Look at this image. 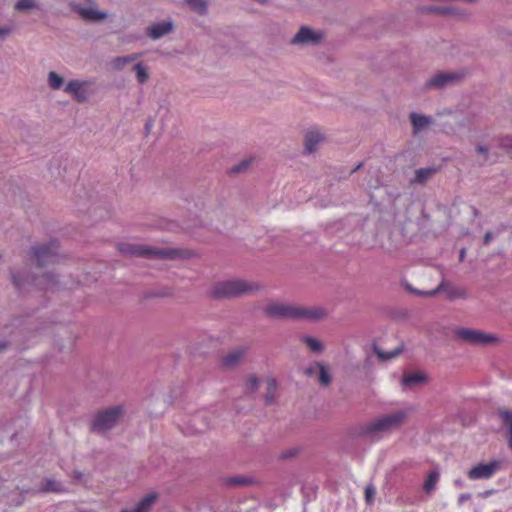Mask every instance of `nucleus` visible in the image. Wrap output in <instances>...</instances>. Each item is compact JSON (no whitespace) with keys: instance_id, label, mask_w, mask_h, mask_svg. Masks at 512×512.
<instances>
[{"instance_id":"1","label":"nucleus","mask_w":512,"mask_h":512,"mask_svg":"<svg viewBox=\"0 0 512 512\" xmlns=\"http://www.w3.org/2000/svg\"><path fill=\"white\" fill-rule=\"evenodd\" d=\"M266 316L281 320H308L317 321L325 317V310L321 307L295 306L282 302H271L264 308Z\"/></svg>"},{"instance_id":"2","label":"nucleus","mask_w":512,"mask_h":512,"mask_svg":"<svg viewBox=\"0 0 512 512\" xmlns=\"http://www.w3.org/2000/svg\"><path fill=\"white\" fill-rule=\"evenodd\" d=\"M119 250L127 256L151 259H176L188 257V252L177 248H154L142 244L122 243Z\"/></svg>"},{"instance_id":"3","label":"nucleus","mask_w":512,"mask_h":512,"mask_svg":"<svg viewBox=\"0 0 512 512\" xmlns=\"http://www.w3.org/2000/svg\"><path fill=\"white\" fill-rule=\"evenodd\" d=\"M257 290H259V285L255 282H248L242 279H230L217 282L211 289L210 295L215 299L233 298Z\"/></svg>"},{"instance_id":"4","label":"nucleus","mask_w":512,"mask_h":512,"mask_svg":"<svg viewBox=\"0 0 512 512\" xmlns=\"http://www.w3.org/2000/svg\"><path fill=\"white\" fill-rule=\"evenodd\" d=\"M406 417L407 413L404 410H398L393 413L383 415L366 424L363 428V433L367 436L374 437L378 433L401 426Z\"/></svg>"},{"instance_id":"5","label":"nucleus","mask_w":512,"mask_h":512,"mask_svg":"<svg viewBox=\"0 0 512 512\" xmlns=\"http://www.w3.org/2000/svg\"><path fill=\"white\" fill-rule=\"evenodd\" d=\"M123 413L122 406H113L98 412L92 421L91 430L95 432L110 430L118 423Z\"/></svg>"},{"instance_id":"6","label":"nucleus","mask_w":512,"mask_h":512,"mask_svg":"<svg viewBox=\"0 0 512 512\" xmlns=\"http://www.w3.org/2000/svg\"><path fill=\"white\" fill-rule=\"evenodd\" d=\"M59 243L51 240L46 244L36 245L31 249V256L36 260L39 267L54 263L58 258Z\"/></svg>"},{"instance_id":"7","label":"nucleus","mask_w":512,"mask_h":512,"mask_svg":"<svg viewBox=\"0 0 512 512\" xmlns=\"http://www.w3.org/2000/svg\"><path fill=\"white\" fill-rule=\"evenodd\" d=\"M93 82L90 80L72 79L64 87V92L70 94L77 103H84L93 93L91 87Z\"/></svg>"},{"instance_id":"8","label":"nucleus","mask_w":512,"mask_h":512,"mask_svg":"<svg viewBox=\"0 0 512 512\" xmlns=\"http://www.w3.org/2000/svg\"><path fill=\"white\" fill-rule=\"evenodd\" d=\"M455 333L459 339L473 345L488 344L496 340V337L492 334L469 328H459Z\"/></svg>"},{"instance_id":"9","label":"nucleus","mask_w":512,"mask_h":512,"mask_svg":"<svg viewBox=\"0 0 512 512\" xmlns=\"http://www.w3.org/2000/svg\"><path fill=\"white\" fill-rule=\"evenodd\" d=\"M499 468V461H492L489 463L481 462L473 466L468 471L467 476L470 480L490 479L499 470Z\"/></svg>"},{"instance_id":"10","label":"nucleus","mask_w":512,"mask_h":512,"mask_svg":"<svg viewBox=\"0 0 512 512\" xmlns=\"http://www.w3.org/2000/svg\"><path fill=\"white\" fill-rule=\"evenodd\" d=\"M460 79V75L452 72H439L432 76L426 83L427 88L441 89L446 87L448 84L453 83Z\"/></svg>"},{"instance_id":"11","label":"nucleus","mask_w":512,"mask_h":512,"mask_svg":"<svg viewBox=\"0 0 512 512\" xmlns=\"http://www.w3.org/2000/svg\"><path fill=\"white\" fill-rule=\"evenodd\" d=\"M322 37V33L315 32L309 27L303 26L296 33L291 42L293 44H317Z\"/></svg>"},{"instance_id":"12","label":"nucleus","mask_w":512,"mask_h":512,"mask_svg":"<svg viewBox=\"0 0 512 512\" xmlns=\"http://www.w3.org/2000/svg\"><path fill=\"white\" fill-rule=\"evenodd\" d=\"M173 31V23L170 20H164L161 22H156L151 24L147 29L145 34L147 37L153 40L160 39L165 35L171 33Z\"/></svg>"},{"instance_id":"13","label":"nucleus","mask_w":512,"mask_h":512,"mask_svg":"<svg viewBox=\"0 0 512 512\" xmlns=\"http://www.w3.org/2000/svg\"><path fill=\"white\" fill-rule=\"evenodd\" d=\"M71 8L86 21L98 22L107 18V13L101 12L95 8H85L80 4H72Z\"/></svg>"},{"instance_id":"14","label":"nucleus","mask_w":512,"mask_h":512,"mask_svg":"<svg viewBox=\"0 0 512 512\" xmlns=\"http://www.w3.org/2000/svg\"><path fill=\"white\" fill-rule=\"evenodd\" d=\"M440 285H443L442 292L445 293L448 300L466 299L468 297L464 287L454 285L444 279L440 282Z\"/></svg>"},{"instance_id":"15","label":"nucleus","mask_w":512,"mask_h":512,"mask_svg":"<svg viewBox=\"0 0 512 512\" xmlns=\"http://www.w3.org/2000/svg\"><path fill=\"white\" fill-rule=\"evenodd\" d=\"M246 352L247 347H239L230 351L229 353L222 357L221 365L228 369L234 368L243 359Z\"/></svg>"},{"instance_id":"16","label":"nucleus","mask_w":512,"mask_h":512,"mask_svg":"<svg viewBox=\"0 0 512 512\" xmlns=\"http://www.w3.org/2000/svg\"><path fill=\"white\" fill-rule=\"evenodd\" d=\"M324 140L323 135L318 130H310L305 134L304 147L307 153H313L318 145Z\"/></svg>"},{"instance_id":"17","label":"nucleus","mask_w":512,"mask_h":512,"mask_svg":"<svg viewBox=\"0 0 512 512\" xmlns=\"http://www.w3.org/2000/svg\"><path fill=\"white\" fill-rule=\"evenodd\" d=\"M31 281L41 290H51L56 287L58 283L56 276L51 273L44 274L37 278L32 277Z\"/></svg>"},{"instance_id":"18","label":"nucleus","mask_w":512,"mask_h":512,"mask_svg":"<svg viewBox=\"0 0 512 512\" xmlns=\"http://www.w3.org/2000/svg\"><path fill=\"white\" fill-rule=\"evenodd\" d=\"M410 120L413 127V132L418 133L432 123V118L430 116L418 114L416 112H412L410 114Z\"/></svg>"},{"instance_id":"19","label":"nucleus","mask_w":512,"mask_h":512,"mask_svg":"<svg viewBox=\"0 0 512 512\" xmlns=\"http://www.w3.org/2000/svg\"><path fill=\"white\" fill-rule=\"evenodd\" d=\"M436 167H425L419 168L415 170V176L411 180V183L414 184H424L428 179H430L436 172Z\"/></svg>"},{"instance_id":"20","label":"nucleus","mask_w":512,"mask_h":512,"mask_svg":"<svg viewBox=\"0 0 512 512\" xmlns=\"http://www.w3.org/2000/svg\"><path fill=\"white\" fill-rule=\"evenodd\" d=\"M427 380V376L422 372L408 373L402 377L401 384L404 387L419 385Z\"/></svg>"},{"instance_id":"21","label":"nucleus","mask_w":512,"mask_h":512,"mask_svg":"<svg viewBox=\"0 0 512 512\" xmlns=\"http://www.w3.org/2000/svg\"><path fill=\"white\" fill-rule=\"evenodd\" d=\"M498 414L504 427L507 429V442L509 448L512 450V411L499 410Z\"/></svg>"},{"instance_id":"22","label":"nucleus","mask_w":512,"mask_h":512,"mask_svg":"<svg viewBox=\"0 0 512 512\" xmlns=\"http://www.w3.org/2000/svg\"><path fill=\"white\" fill-rule=\"evenodd\" d=\"M156 500L157 494L155 492L148 493L137 503L134 509L136 512H149Z\"/></svg>"},{"instance_id":"23","label":"nucleus","mask_w":512,"mask_h":512,"mask_svg":"<svg viewBox=\"0 0 512 512\" xmlns=\"http://www.w3.org/2000/svg\"><path fill=\"white\" fill-rule=\"evenodd\" d=\"M47 85L52 90H64V78L55 71H50L47 75Z\"/></svg>"},{"instance_id":"24","label":"nucleus","mask_w":512,"mask_h":512,"mask_svg":"<svg viewBox=\"0 0 512 512\" xmlns=\"http://www.w3.org/2000/svg\"><path fill=\"white\" fill-rule=\"evenodd\" d=\"M300 340L303 343H305L308 346V348L314 353H321L324 350V345L322 341L315 337L309 335H302L300 337Z\"/></svg>"},{"instance_id":"25","label":"nucleus","mask_w":512,"mask_h":512,"mask_svg":"<svg viewBox=\"0 0 512 512\" xmlns=\"http://www.w3.org/2000/svg\"><path fill=\"white\" fill-rule=\"evenodd\" d=\"M439 478L440 474L437 471H431L424 482L423 490L427 493L435 490Z\"/></svg>"},{"instance_id":"26","label":"nucleus","mask_w":512,"mask_h":512,"mask_svg":"<svg viewBox=\"0 0 512 512\" xmlns=\"http://www.w3.org/2000/svg\"><path fill=\"white\" fill-rule=\"evenodd\" d=\"M186 3L192 11L199 15H205L208 11L207 2L205 0H186Z\"/></svg>"},{"instance_id":"27","label":"nucleus","mask_w":512,"mask_h":512,"mask_svg":"<svg viewBox=\"0 0 512 512\" xmlns=\"http://www.w3.org/2000/svg\"><path fill=\"white\" fill-rule=\"evenodd\" d=\"M138 57H139V54H137V53H134L131 55H126V56L116 57L112 61V66L114 69L121 70L126 64L133 62Z\"/></svg>"},{"instance_id":"28","label":"nucleus","mask_w":512,"mask_h":512,"mask_svg":"<svg viewBox=\"0 0 512 512\" xmlns=\"http://www.w3.org/2000/svg\"><path fill=\"white\" fill-rule=\"evenodd\" d=\"M277 391V381L274 378L267 380V392L265 394V403L270 405L274 402Z\"/></svg>"},{"instance_id":"29","label":"nucleus","mask_w":512,"mask_h":512,"mask_svg":"<svg viewBox=\"0 0 512 512\" xmlns=\"http://www.w3.org/2000/svg\"><path fill=\"white\" fill-rule=\"evenodd\" d=\"M133 70L135 71L137 81L140 84H144L148 81V79H149L148 69L143 63H141V62L136 63L133 67Z\"/></svg>"},{"instance_id":"30","label":"nucleus","mask_w":512,"mask_h":512,"mask_svg":"<svg viewBox=\"0 0 512 512\" xmlns=\"http://www.w3.org/2000/svg\"><path fill=\"white\" fill-rule=\"evenodd\" d=\"M315 367H318L319 370V382L324 386H328L331 383V376L327 366L322 362H315Z\"/></svg>"},{"instance_id":"31","label":"nucleus","mask_w":512,"mask_h":512,"mask_svg":"<svg viewBox=\"0 0 512 512\" xmlns=\"http://www.w3.org/2000/svg\"><path fill=\"white\" fill-rule=\"evenodd\" d=\"M374 351L376 353V355L381 359V360H390L392 358H395L396 356H398L401 352H402V348H395L394 350L390 351V352H384L382 351L376 344H374Z\"/></svg>"},{"instance_id":"32","label":"nucleus","mask_w":512,"mask_h":512,"mask_svg":"<svg viewBox=\"0 0 512 512\" xmlns=\"http://www.w3.org/2000/svg\"><path fill=\"white\" fill-rule=\"evenodd\" d=\"M260 385V381L256 375H249L245 384L246 393H254Z\"/></svg>"},{"instance_id":"33","label":"nucleus","mask_w":512,"mask_h":512,"mask_svg":"<svg viewBox=\"0 0 512 512\" xmlns=\"http://www.w3.org/2000/svg\"><path fill=\"white\" fill-rule=\"evenodd\" d=\"M37 8V4L34 0H18L15 4L17 11H27Z\"/></svg>"},{"instance_id":"34","label":"nucleus","mask_w":512,"mask_h":512,"mask_svg":"<svg viewBox=\"0 0 512 512\" xmlns=\"http://www.w3.org/2000/svg\"><path fill=\"white\" fill-rule=\"evenodd\" d=\"M11 278H12V282L13 284L15 285V287L18 289V290H22L25 288V285L26 283H28L30 277H26L25 279L22 278L21 275L19 274H16L14 273L13 271H11Z\"/></svg>"},{"instance_id":"35","label":"nucleus","mask_w":512,"mask_h":512,"mask_svg":"<svg viewBox=\"0 0 512 512\" xmlns=\"http://www.w3.org/2000/svg\"><path fill=\"white\" fill-rule=\"evenodd\" d=\"M228 483L235 486H246L252 483V479L244 476H235L229 478Z\"/></svg>"},{"instance_id":"36","label":"nucleus","mask_w":512,"mask_h":512,"mask_svg":"<svg viewBox=\"0 0 512 512\" xmlns=\"http://www.w3.org/2000/svg\"><path fill=\"white\" fill-rule=\"evenodd\" d=\"M173 292L170 288H163L147 294V297H169L172 296Z\"/></svg>"},{"instance_id":"37","label":"nucleus","mask_w":512,"mask_h":512,"mask_svg":"<svg viewBox=\"0 0 512 512\" xmlns=\"http://www.w3.org/2000/svg\"><path fill=\"white\" fill-rule=\"evenodd\" d=\"M250 164H251V160H243L239 164L233 166L230 171H231V173L244 172L250 166Z\"/></svg>"},{"instance_id":"38","label":"nucleus","mask_w":512,"mask_h":512,"mask_svg":"<svg viewBox=\"0 0 512 512\" xmlns=\"http://www.w3.org/2000/svg\"><path fill=\"white\" fill-rule=\"evenodd\" d=\"M443 285H438L435 289L429 291H416L418 295H422L425 297H434L435 295L442 292Z\"/></svg>"},{"instance_id":"39","label":"nucleus","mask_w":512,"mask_h":512,"mask_svg":"<svg viewBox=\"0 0 512 512\" xmlns=\"http://www.w3.org/2000/svg\"><path fill=\"white\" fill-rule=\"evenodd\" d=\"M57 483L53 480H46L45 483L42 486V490L44 492H54L58 491Z\"/></svg>"},{"instance_id":"40","label":"nucleus","mask_w":512,"mask_h":512,"mask_svg":"<svg viewBox=\"0 0 512 512\" xmlns=\"http://www.w3.org/2000/svg\"><path fill=\"white\" fill-rule=\"evenodd\" d=\"M499 146L503 149H512V136H504L499 140Z\"/></svg>"},{"instance_id":"41","label":"nucleus","mask_w":512,"mask_h":512,"mask_svg":"<svg viewBox=\"0 0 512 512\" xmlns=\"http://www.w3.org/2000/svg\"><path fill=\"white\" fill-rule=\"evenodd\" d=\"M12 33V27L0 26V41H4Z\"/></svg>"},{"instance_id":"42","label":"nucleus","mask_w":512,"mask_h":512,"mask_svg":"<svg viewBox=\"0 0 512 512\" xmlns=\"http://www.w3.org/2000/svg\"><path fill=\"white\" fill-rule=\"evenodd\" d=\"M375 489L372 486H367L365 489V498L368 503H371L373 501V498L375 496Z\"/></svg>"},{"instance_id":"43","label":"nucleus","mask_w":512,"mask_h":512,"mask_svg":"<svg viewBox=\"0 0 512 512\" xmlns=\"http://www.w3.org/2000/svg\"><path fill=\"white\" fill-rule=\"evenodd\" d=\"M429 11L438 12V13H441V14H452L453 13V10L451 8L431 7V8H429Z\"/></svg>"},{"instance_id":"44","label":"nucleus","mask_w":512,"mask_h":512,"mask_svg":"<svg viewBox=\"0 0 512 512\" xmlns=\"http://www.w3.org/2000/svg\"><path fill=\"white\" fill-rule=\"evenodd\" d=\"M316 370H318V367H315V362L307 367L304 371V373L307 375V376H313L315 373H316Z\"/></svg>"},{"instance_id":"45","label":"nucleus","mask_w":512,"mask_h":512,"mask_svg":"<svg viewBox=\"0 0 512 512\" xmlns=\"http://www.w3.org/2000/svg\"><path fill=\"white\" fill-rule=\"evenodd\" d=\"M476 151L480 154H483L485 156V159H487V156H488V148L484 145H477L476 147Z\"/></svg>"},{"instance_id":"46","label":"nucleus","mask_w":512,"mask_h":512,"mask_svg":"<svg viewBox=\"0 0 512 512\" xmlns=\"http://www.w3.org/2000/svg\"><path fill=\"white\" fill-rule=\"evenodd\" d=\"M470 499H471V494H469V493H462V494H460V496L458 498V503L461 505V504L465 503L466 501H468Z\"/></svg>"},{"instance_id":"47","label":"nucleus","mask_w":512,"mask_h":512,"mask_svg":"<svg viewBox=\"0 0 512 512\" xmlns=\"http://www.w3.org/2000/svg\"><path fill=\"white\" fill-rule=\"evenodd\" d=\"M493 239V233L491 231H487L484 235L483 243L484 245H488Z\"/></svg>"},{"instance_id":"48","label":"nucleus","mask_w":512,"mask_h":512,"mask_svg":"<svg viewBox=\"0 0 512 512\" xmlns=\"http://www.w3.org/2000/svg\"><path fill=\"white\" fill-rule=\"evenodd\" d=\"M465 255H466V249H465V248H462V249L460 250V254H459V259H460V261H463V260H464Z\"/></svg>"},{"instance_id":"49","label":"nucleus","mask_w":512,"mask_h":512,"mask_svg":"<svg viewBox=\"0 0 512 512\" xmlns=\"http://www.w3.org/2000/svg\"><path fill=\"white\" fill-rule=\"evenodd\" d=\"M151 127H152V121H148V122L145 124V129H146V131H147V132H149V131H150V129H151Z\"/></svg>"},{"instance_id":"50","label":"nucleus","mask_w":512,"mask_h":512,"mask_svg":"<svg viewBox=\"0 0 512 512\" xmlns=\"http://www.w3.org/2000/svg\"><path fill=\"white\" fill-rule=\"evenodd\" d=\"M8 343L7 342H0V352L2 350H4L6 347H7Z\"/></svg>"},{"instance_id":"51","label":"nucleus","mask_w":512,"mask_h":512,"mask_svg":"<svg viewBox=\"0 0 512 512\" xmlns=\"http://www.w3.org/2000/svg\"><path fill=\"white\" fill-rule=\"evenodd\" d=\"M361 166H362V163L357 164L356 167L354 169H352L351 173H354L355 171L360 169Z\"/></svg>"},{"instance_id":"52","label":"nucleus","mask_w":512,"mask_h":512,"mask_svg":"<svg viewBox=\"0 0 512 512\" xmlns=\"http://www.w3.org/2000/svg\"><path fill=\"white\" fill-rule=\"evenodd\" d=\"M455 484H456V485L461 486V485H462V482H461V480H456V481H455Z\"/></svg>"},{"instance_id":"53","label":"nucleus","mask_w":512,"mask_h":512,"mask_svg":"<svg viewBox=\"0 0 512 512\" xmlns=\"http://www.w3.org/2000/svg\"><path fill=\"white\" fill-rule=\"evenodd\" d=\"M122 512H136L135 509H132V510H123Z\"/></svg>"},{"instance_id":"54","label":"nucleus","mask_w":512,"mask_h":512,"mask_svg":"<svg viewBox=\"0 0 512 512\" xmlns=\"http://www.w3.org/2000/svg\"><path fill=\"white\" fill-rule=\"evenodd\" d=\"M468 3H475L477 0H465Z\"/></svg>"},{"instance_id":"55","label":"nucleus","mask_w":512,"mask_h":512,"mask_svg":"<svg viewBox=\"0 0 512 512\" xmlns=\"http://www.w3.org/2000/svg\"><path fill=\"white\" fill-rule=\"evenodd\" d=\"M260 3H265L267 0H257Z\"/></svg>"}]
</instances>
